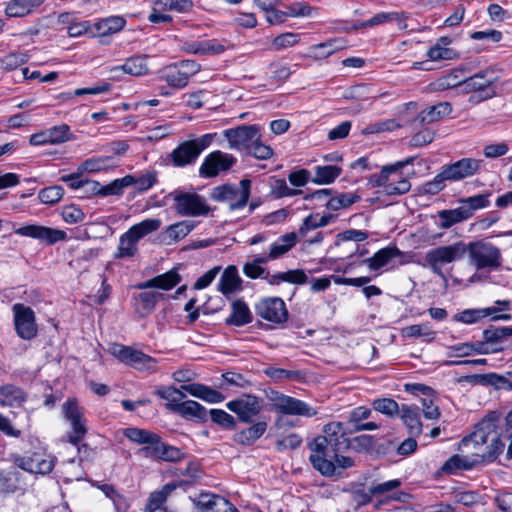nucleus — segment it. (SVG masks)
Masks as SVG:
<instances>
[{
	"mask_svg": "<svg viewBox=\"0 0 512 512\" xmlns=\"http://www.w3.org/2000/svg\"><path fill=\"white\" fill-rule=\"evenodd\" d=\"M399 415L411 435L418 436L421 434L422 423L420 420L419 406L403 404Z\"/></svg>",
	"mask_w": 512,
	"mask_h": 512,
	"instance_id": "bb28decb",
	"label": "nucleus"
},
{
	"mask_svg": "<svg viewBox=\"0 0 512 512\" xmlns=\"http://www.w3.org/2000/svg\"><path fill=\"white\" fill-rule=\"evenodd\" d=\"M126 21L120 16H111L100 20L95 24V29L100 36H107L119 32L124 28Z\"/></svg>",
	"mask_w": 512,
	"mask_h": 512,
	"instance_id": "09e8293b",
	"label": "nucleus"
},
{
	"mask_svg": "<svg viewBox=\"0 0 512 512\" xmlns=\"http://www.w3.org/2000/svg\"><path fill=\"white\" fill-rule=\"evenodd\" d=\"M498 418L488 416L483 418L476 426L475 430L462 440L464 446L473 444L474 446L484 445L491 440H496Z\"/></svg>",
	"mask_w": 512,
	"mask_h": 512,
	"instance_id": "a211bd4d",
	"label": "nucleus"
},
{
	"mask_svg": "<svg viewBox=\"0 0 512 512\" xmlns=\"http://www.w3.org/2000/svg\"><path fill=\"white\" fill-rule=\"evenodd\" d=\"M466 252V244L459 241L451 245L439 246L429 250L425 254V262L434 274L446 280L442 269L443 266L462 259Z\"/></svg>",
	"mask_w": 512,
	"mask_h": 512,
	"instance_id": "f03ea898",
	"label": "nucleus"
},
{
	"mask_svg": "<svg viewBox=\"0 0 512 512\" xmlns=\"http://www.w3.org/2000/svg\"><path fill=\"white\" fill-rule=\"evenodd\" d=\"M214 136L215 134L208 133L180 143L170 154L173 165L185 167L194 164L200 154L211 145Z\"/></svg>",
	"mask_w": 512,
	"mask_h": 512,
	"instance_id": "7ed1b4c3",
	"label": "nucleus"
},
{
	"mask_svg": "<svg viewBox=\"0 0 512 512\" xmlns=\"http://www.w3.org/2000/svg\"><path fill=\"white\" fill-rule=\"evenodd\" d=\"M15 332L23 340H32L37 336L38 327L34 311L22 303L12 306Z\"/></svg>",
	"mask_w": 512,
	"mask_h": 512,
	"instance_id": "9d476101",
	"label": "nucleus"
},
{
	"mask_svg": "<svg viewBox=\"0 0 512 512\" xmlns=\"http://www.w3.org/2000/svg\"><path fill=\"white\" fill-rule=\"evenodd\" d=\"M111 72L123 71L132 76H142L149 72L147 57L143 55H134L126 59V61L119 66L110 69Z\"/></svg>",
	"mask_w": 512,
	"mask_h": 512,
	"instance_id": "c756f323",
	"label": "nucleus"
},
{
	"mask_svg": "<svg viewBox=\"0 0 512 512\" xmlns=\"http://www.w3.org/2000/svg\"><path fill=\"white\" fill-rule=\"evenodd\" d=\"M360 200V196L355 193H342L328 200L326 207L332 211H338L347 208Z\"/></svg>",
	"mask_w": 512,
	"mask_h": 512,
	"instance_id": "052dcab7",
	"label": "nucleus"
},
{
	"mask_svg": "<svg viewBox=\"0 0 512 512\" xmlns=\"http://www.w3.org/2000/svg\"><path fill=\"white\" fill-rule=\"evenodd\" d=\"M246 154L255 157L258 160H267L273 156V149L263 143L262 134L259 135L258 141H255Z\"/></svg>",
	"mask_w": 512,
	"mask_h": 512,
	"instance_id": "69168bd1",
	"label": "nucleus"
},
{
	"mask_svg": "<svg viewBox=\"0 0 512 512\" xmlns=\"http://www.w3.org/2000/svg\"><path fill=\"white\" fill-rule=\"evenodd\" d=\"M193 503L197 512H238L228 500L212 493H201Z\"/></svg>",
	"mask_w": 512,
	"mask_h": 512,
	"instance_id": "aec40b11",
	"label": "nucleus"
},
{
	"mask_svg": "<svg viewBox=\"0 0 512 512\" xmlns=\"http://www.w3.org/2000/svg\"><path fill=\"white\" fill-rule=\"evenodd\" d=\"M488 197L489 194H478L460 200L461 207L466 210L468 218H471L476 210L489 206Z\"/></svg>",
	"mask_w": 512,
	"mask_h": 512,
	"instance_id": "5fc2aeb1",
	"label": "nucleus"
},
{
	"mask_svg": "<svg viewBox=\"0 0 512 512\" xmlns=\"http://www.w3.org/2000/svg\"><path fill=\"white\" fill-rule=\"evenodd\" d=\"M483 161L475 158H462L442 168V175L448 181L456 182L478 173Z\"/></svg>",
	"mask_w": 512,
	"mask_h": 512,
	"instance_id": "f3484780",
	"label": "nucleus"
},
{
	"mask_svg": "<svg viewBox=\"0 0 512 512\" xmlns=\"http://www.w3.org/2000/svg\"><path fill=\"white\" fill-rule=\"evenodd\" d=\"M226 407L235 413L241 422L250 423L261 412L262 400L255 395L245 394L229 401Z\"/></svg>",
	"mask_w": 512,
	"mask_h": 512,
	"instance_id": "4468645a",
	"label": "nucleus"
},
{
	"mask_svg": "<svg viewBox=\"0 0 512 512\" xmlns=\"http://www.w3.org/2000/svg\"><path fill=\"white\" fill-rule=\"evenodd\" d=\"M314 439H323L324 445L335 447L336 450H347L350 446V440L346 436L344 425L341 422H330L323 428V434Z\"/></svg>",
	"mask_w": 512,
	"mask_h": 512,
	"instance_id": "412c9836",
	"label": "nucleus"
},
{
	"mask_svg": "<svg viewBox=\"0 0 512 512\" xmlns=\"http://www.w3.org/2000/svg\"><path fill=\"white\" fill-rule=\"evenodd\" d=\"M346 47V40L343 38H333L326 42L312 45L310 47L311 53L316 58L324 59L335 53L336 51L342 50Z\"/></svg>",
	"mask_w": 512,
	"mask_h": 512,
	"instance_id": "a19ab883",
	"label": "nucleus"
},
{
	"mask_svg": "<svg viewBox=\"0 0 512 512\" xmlns=\"http://www.w3.org/2000/svg\"><path fill=\"white\" fill-rule=\"evenodd\" d=\"M498 76L494 69L487 68L479 71L473 76L464 78L463 92L478 93L476 96H471V100L477 98L476 101H483L492 98L495 95L493 84L497 81Z\"/></svg>",
	"mask_w": 512,
	"mask_h": 512,
	"instance_id": "6e6552de",
	"label": "nucleus"
},
{
	"mask_svg": "<svg viewBox=\"0 0 512 512\" xmlns=\"http://www.w3.org/2000/svg\"><path fill=\"white\" fill-rule=\"evenodd\" d=\"M236 162L237 159L233 155L216 150L204 158L199 168V174L206 178L216 177L221 172L230 170Z\"/></svg>",
	"mask_w": 512,
	"mask_h": 512,
	"instance_id": "ddd939ff",
	"label": "nucleus"
},
{
	"mask_svg": "<svg viewBox=\"0 0 512 512\" xmlns=\"http://www.w3.org/2000/svg\"><path fill=\"white\" fill-rule=\"evenodd\" d=\"M488 385L498 390L512 391V371L504 374L488 373Z\"/></svg>",
	"mask_w": 512,
	"mask_h": 512,
	"instance_id": "0e129e2a",
	"label": "nucleus"
},
{
	"mask_svg": "<svg viewBox=\"0 0 512 512\" xmlns=\"http://www.w3.org/2000/svg\"><path fill=\"white\" fill-rule=\"evenodd\" d=\"M451 111L452 107L449 102H439L419 112L417 117L414 119V122L419 125L431 124L443 119L445 116H448Z\"/></svg>",
	"mask_w": 512,
	"mask_h": 512,
	"instance_id": "a878e982",
	"label": "nucleus"
},
{
	"mask_svg": "<svg viewBox=\"0 0 512 512\" xmlns=\"http://www.w3.org/2000/svg\"><path fill=\"white\" fill-rule=\"evenodd\" d=\"M252 321V315L247 304L238 299L232 303L231 315L226 319V324L237 327L244 326Z\"/></svg>",
	"mask_w": 512,
	"mask_h": 512,
	"instance_id": "4c0bfd02",
	"label": "nucleus"
},
{
	"mask_svg": "<svg viewBox=\"0 0 512 512\" xmlns=\"http://www.w3.org/2000/svg\"><path fill=\"white\" fill-rule=\"evenodd\" d=\"M269 399L272 402L274 411L281 414L306 417H313L317 414V411L306 402L280 392H271Z\"/></svg>",
	"mask_w": 512,
	"mask_h": 512,
	"instance_id": "9b49d317",
	"label": "nucleus"
},
{
	"mask_svg": "<svg viewBox=\"0 0 512 512\" xmlns=\"http://www.w3.org/2000/svg\"><path fill=\"white\" fill-rule=\"evenodd\" d=\"M132 175H126L123 178L115 179L107 185H101L99 182H93V191L95 194L106 197L110 195H121L124 188L131 186Z\"/></svg>",
	"mask_w": 512,
	"mask_h": 512,
	"instance_id": "e433bc0d",
	"label": "nucleus"
},
{
	"mask_svg": "<svg viewBox=\"0 0 512 512\" xmlns=\"http://www.w3.org/2000/svg\"><path fill=\"white\" fill-rule=\"evenodd\" d=\"M181 282V276L176 268H173L166 273L157 275L144 282L138 283L135 288L140 290H149L153 288L169 291Z\"/></svg>",
	"mask_w": 512,
	"mask_h": 512,
	"instance_id": "4be33fe9",
	"label": "nucleus"
},
{
	"mask_svg": "<svg viewBox=\"0 0 512 512\" xmlns=\"http://www.w3.org/2000/svg\"><path fill=\"white\" fill-rule=\"evenodd\" d=\"M471 264L478 270H496L502 265L500 249L491 243L478 241L468 245Z\"/></svg>",
	"mask_w": 512,
	"mask_h": 512,
	"instance_id": "423d86ee",
	"label": "nucleus"
},
{
	"mask_svg": "<svg viewBox=\"0 0 512 512\" xmlns=\"http://www.w3.org/2000/svg\"><path fill=\"white\" fill-rule=\"evenodd\" d=\"M266 421H258L250 427L237 432L234 435V441L244 446L254 444L267 430Z\"/></svg>",
	"mask_w": 512,
	"mask_h": 512,
	"instance_id": "473e14b6",
	"label": "nucleus"
},
{
	"mask_svg": "<svg viewBox=\"0 0 512 512\" xmlns=\"http://www.w3.org/2000/svg\"><path fill=\"white\" fill-rule=\"evenodd\" d=\"M463 82L464 78L459 70H453L435 81L438 89L444 90L459 87L461 91H463Z\"/></svg>",
	"mask_w": 512,
	"mask_h": 512,
	"instance_id": "bf43d9fd",
	"label": "nucleus"
},
{
	"mask_svg": "<svg viewBox=\"0 0 512 512\" xmlns=\"http://www.w3.org/2000/svg\"><path fill=\"white\" fill-rule=\"evenodd\" d=\"M181 388L190 395L200 398L208 403H220L225 399V396L221 392L203 384L193 383L182 385Z\"/></svg>",
	"mask_w": 512,
	"mask_h": 512,
	"instance_id": "7c9ffc66",
	"label": "nucleus"
},
{
	"mask_svg": "<svg viewBox=\"0 0 512 512\" xmlns=\"http://www.w3.org/2000/svg\"><path fill=\"white\" fill-rule=\"evenodd\" d=\"M401 254L397 247L388 246L377 251L372 257L364 259L361 264L367 265L371 271H377Z\"/></svg>",
	"mask_w": 512,
	"mask_h": 512,
	"instance_id": "c85d7f7f",
	"label": "nucleus"
},
{
	"mask_svg": "<svg viewBox=\"0 0 512 512\" xmlns=\"http://www.w3.org/2000/svg\"><path fill=\"white\" fill-rule=\"evenodd\" d=\"M473 464L465 456L455 454L444 462L441 472L444 474H455L460 470H469Z\"/></svg>",
	"mask_w": 512,
	"mask_h": 512,
	"instance_id": "3c124183",
	"label": "nucleus"
},
{
	"mask_svg": "<svg viewBox=\"0 0 512 512\" xmlns=\"http://www.w3.org/2000/svg\"><path fill=\"white\" fill-rule=\"evenodd\" d=\"M314 170L312 182L319 185L332 183L342 172L341 167L336 165L316 166Z\"/></svg>",
	"mask_w": 512,
	"mask_h": 512,
	"instance_id": "8fccbe9b",
	"label": "nucleus"
},
{
	"mask_svg": "<svg viewBox=\"0 0 512 512\" xmlns=\"http://www.w3.org/2000/svg\"><path fill=\"white\" fill-rule=\"evenodd\" d=\"M160 78L174 88H184L189 82L177 63L163 68L160 72Z\"/></svg>",
	"mask_w": 512,
	"mask_h": 512,
	"instance_id": "ea45409f",
	"label": "nucleus"
},
{
	"mask_svg": "<svg viewBox=\"0 0 512 512\" xmlns=\"http://www.w3.org/2000/svg\"><path fill=\"white\" fill-rule=\"evenodd\" d=\"M135 311L140 317H146L155 309L156 304L165 299V294L157 291H143L133 297Z\"/></svg>",
	"mask_w": 512,
	"mask_h": 512,
	"instance_id": "b1692460",
	"label": "nucleus"
},
{
	"mask_svg": "<svg viewBox=\"0 0 512 512\" xmlns=\"http://www.w3.org/2000/svg\"><path fill=\"white\" fill-rule=\"evenodd\" d=\"M251 180L242 179L240 189L230 185L218 186L213 189L212 198L216 201H231L232 210L241 209L246 206L250 196Z\"/></svg>",
	"mask_w": 512,
	"mask_h": 512,
	"instance_id": "f8f14e48",
	"label": "nucleus"
},
{
	"mask_svg": "<svg viewBox=\"0 0 512 512\" xmlns=\"http://www.w3.org/2000/svg\"><path fill=\"white\" fill-rule=\"evenodd\" d=\"M117 166V160L114 156H96L85 160L81 164V169L86 172H99Z\"/></svg>",
	"mask_w": 512,
	"mask_h": 512,
	"instance_id": "a18cd8bd",
	"label": "nucleus"
},
{
	"mask_svg": "<svg viewBox=\"0 0 512 512\" xmlns=\"http://www.w3.org/2000/svg\"><path fill=\"white\" fill-rule=\"evenodd\" d=\"M323 439H313L309 443L311 454L309 460L314 469L319 471L323 476L331 477L335 475L334 458L337 453H342L344 450H336L335 447L324 445Z\"/></svg>",
	"mask_w": 512,
	"mask_h": 512,
	"instance_id": "0eeeda50",
	"label": "nucleus"
},
{
	"mask_svg": "<svg viewBox=\"0 0 512 512\" xmlns=\"http://www.w3.org/2000/svg\"><path fill=\"white\" fill-rule=\"evenodd\" d=\"M25 401V394L21 388L5 384L0 386V406L18 407Z\"/></svg>",
	"mask_w": 512,
	"mask_h": 512,
	"instance_id": "58836bf2",
	"label": "nucleus"
},
{
	"mask_svg": "<svg viewBox=\"0 0 512 512\" xmlns=\"http://www.w3.org/2000/svg\"><path fill=\"white\" fill-rule=\"evenodd\" d=\"M170 195L174 202V209L180 216H207L211 211L207 200L196 192L175 190Z\"/></svg>",
	"mask_w": 512,
	"mask_h": 512,
	"instance_id": "20e7f679",
	"label": "nucleus"
},
{
	"mask_svg": "<svg viewBox=\"0 0 512 512\" xmlns=\"http://www.w3.org/2000/svg\"><path fill=\"white\" fill-rule=\"evenodd\" d=\"M242 279L239 276L238 269L235 265H229L223 271L218 282V290L228 296L241 289Z\"/></svg>",
	"mask_w": 512,
	"mask_h": 512,
	"instance_id": "cd10ccee",
	"label": "nucleus"
},
{
	"mask_svg": "<svg viewBox=\"0 0 512 512\" xmlns=\"http://www.w3.org/2000/svg\"><path fill=\"white\" fill-rule=\"evenodd\" d=\"M400 334L405 338H423L428 342L434 340L436 335L431 329L429 323L414 324L403 327Z\"/></svg>",
	"mask_w": 512,
	"mask_h": 512,
	"instance_id": "de8ad7c7",
	"label": "nucleus"
},
{
	"mask_svg": "<svg viewBox=\"0 0 512 512\" xmlns=\"http://www.w3.org/2000/svg\"><path fill=\"white\" fill-rule=\"evenodd\" d=\"M270 192L275 198L293 197L302 194V190L290 188L285 179L272 178Z\"/></svg>",
	"mask_w": 512,
	"mask_h": 512,
	"instance_id": "603ef678",
	"label": "nucleus"
},
{
	"mask_svg": "<svg viewBox=\"0 0 512 512\" xmlns=\"http://www.w3.org/2000/svg\"><path fill=\"white\" fill-rule=\"evenodd\" d=\"M170 406L172 412L178 413L186 418L191 417L205 420L207 417L205 407L193 400L180 401L179 404H171Z\"/></svg>",
	"mask_w": 512,
	"mask_h": 512,
	"instance_id": "c9c22d12",
	"label": "nucleus"
},
{
	"mask_svg": "<svg viewBox=\"0 0 512 512\" xmlns=\"http://www.w3.org/2000/svg\"><path fill=\"white\" fill-rule=\"evenodd\" d=\"M62 414L71 427V432L68 433V441L77 446L88 432L84 408L80 406L76 398H68L62 404Z\"/></svg>",
	"mask_w": 512,
	"mask_h": 512,
	"instance_id": "39448f33",
	"label": "nucleus"
},
{
	"mask_svg": "<svg viewBox=\"0 0 512 512\" xmlns=\"http://www.w3.org/2000/svg\"><path fill=\"white\" fill-rule=\"evenodd\" d=\"M483 339L488 347L490 348H500V346L504 339L512 336V328L511 327H490L483 331Z\"/></svg>",
	"mask_w": 512,
	"mask_h": 512,
	"instance_id": "37998d69",
	"label": "nucleus"
},
{
	"mask_svg": "<svg viewBox=\"0 0 512 512\" xmlns=\"http://www.w3.org/2000/svg\"><path fill=\"white\" fill-rule=\"evenodd\" d=\"M179 486V482L172 481L162 486L161 489L150 493L147 503L145 505V511L155 512L156 510L161 509L162 505L166 502L167 498Z\"/></svg>",
	"mask_w": 512,
	"mask_h": 512,
	"instance_id": "2f4dec72",
	"label": "nucleus"
},
{
	"mask_svg": "<svg viewBox=\"0 0 512 512\" xmlns=\"http://www.w3.org/2000/svg\"><path fill=\"white\" fill-rule=\"evenodd\" d=\"M18 466L33 474H48L55 465L54 458L43 453H32L17 460Z\"/></svg>",
	"mask_w": 512,
	"mask_h": 512,
	"instance_id": "6ab92c4d",
	"label": "nucleus"
},
{
	"mask_svg": "<svg viewBox=\"0 0 512 512\" xmlns=\"http://www.w3.org/2000/svg\"><path fill=\"white\" fill-rule=\"evenodd\" d=\"M298 242V234L290 232L279 237L270 245L268 258L276 260L288 253Z\"/></svg>",
	"mask_w": 512,
	"mask_h": 512,
	"instance_id": "f704fd0d",
	"label": "nucleus"
},
{
	"mask_svg": "<svg viewBox=\"0 0 512 512\" xmlns=\"http://www.w3.org/2000/svg\"><path fill=\"white\" fill-rule=\"evenodd\" d=\"M510 308V301L508 300H497L495 301V305L491 307L482 308L483 316L485 317H491L492 320H504L509 321L512 319L511 314L500 312L509 310Z\"/></svg>",
	"mask_w": 512,
	"mask_h": 512,
	"instance_id": "6e6d98bb",
	"label": "nucleus"
},
{
	"mask_svg": "<svg viewBox=\"0 0 512 512\" xmlns=\"http://www.w3.org/2000/svg\"><path fill=\"white\" fill-rule=\"evenodd\" d=\"M155 6L162 10L176 11L185 13L192 9V0H155Z\"/></svg>",
	"mask_w": 512,
	"mask_h": 512,
	"instance_id": "680f3d73",
	"label": "nucleus"
},
{
	"mask_svg": "<svg viewBox=\"0 0 512 512\" xmlns=\"http://www.w3.org/2000/svg\"><path fill=\"white\" fill-rule=\"evenodd\" d=\"M372 407L375 411L393 418L399 414L401 407L392 398H377L372 402Z\"/></svg>",
	"mask_w": 512,
	"mask_h": 512,
	"instance_id": "13d9d810",
	"label": "nucleus"
},
{
	"mask_svg": "<svg viewBox=\"0 0 512 512\" xmlns=\"http://www.w3.org/2000/svg\"><path fill=\"white\" fill-rule=\"evenodd\" d=\"M225 46L216 39L191 40L182 45V50L195 55H217L225 51Z\"/></svg>",
	"mask_w": 512,
	"mask_h": 512,
	"instance_id": "5701e85b",
	"label": "nucleus"
},
{
	"mask_svg": "<svg viewBox=\"0 0 512 512\" xmlns=\"http://www.w3.org/2000/svg\"><path fill=\"white\" fill-rule=\"evenodd\" d=\"M222 134L228 141L230 149L246 153L253 143L258 141L261 128L256 124H242L237 127L225 129Z\"/></svg>",
	"mask_w": 512,
	"mask_h": 512,
	"instance_id": "1a4fd4ad",
	"label": "nucleus"
},
{
	"mask_svg": "<svg viewBox=\"0 0 512 512\" xmlns=\"http://www.w3.org/2000/svg\"><path fill=\"white\" fill-rule=\"evenodd\" d=\"M195 228V222L183 220L168 226L164 232L165 238L178 242L185 238Z\"/></svg>",
	"mask_w": 512,
	"mask_h": 512,
	"instance_id": "49530a36",
	"label": "nucleus"
},
{
	"mask_svg": "<svg viewBox=\"0 0 512 512\" xmlns=\"http://www.w3.org/2000/svg\"><path fill=\"white\" fill-rule=\"evenodd\" d=\"M410 189L411 183L407 178L401 177L398 180H396V178H393L392 181L390 180L389 184L385 186L384 193L388 196L403 195L407 193Z\"/></svg>",
	"mask_w": 512,
	"mask_h": 512,
	"instance_id": "338daca9",
	"label": "nucleus"
},
{
	"mask_svg": "<svg viewBox=\"0 0 512 512\" xmlns=\"http://www.w3.org/2000/svg\"><path fill=\"white\" fill-rule=\"evenodd\" d=\"M131 366L139 371L154 372L157 369V361L151 356L138 351Z\"/></svg>",
	"mask_w": 512,
	"mask_h": 512,
	"instance_id": "774afa93",
	"label": "nucleus"
},
{
	"mask_svg": "<svg viewBox=\"0 0 512 512\" xmlns=\"http://www.w3.org/2000/svg\"><path fill=\"white\" fill-rule=\"evenodd\" d=\"M63 195L64 189L61 186L54 185L41 189L38 198L43 204L54 205L62 199Z\"/></svg>",
	"mask_w": 512,
	"mask_h": 512,
	"instance_id": "e2e57ef3",
	"label": "nucleus"
},
{
	"mask_svg": "<svg viewBox=\"0 0 512 512\" xmlns=\"http://www.w3.org/2000/svg\"><path fill=\"white\" fill-rule=\"evenodd\" d=\"M138 240L130 234L129 231L124 233L119 240L117 258L132 257L137 252Z\"/></svg>",
	"mask_w": 512,
	"mask_h": 512,
	"instance_id": "4d7b16f0",
	"label": "nucleus"
},
{
	"mask_svg": "<svg viewBox=\"0 0 512 512\" xmlns=\"http://www.w3.org/2000/svg\"><path fill=\"white\" fill-rule=\"evenodd\" d=\"M14 233L22 237H29L42 241L47 245H53L59 241H64L67 238V234L63 230L38 224H29L19 228H14Z\"/></svg>",
	"mask_w": 512,
	"mask_h": 512,
	"instance_id": "dca6fc26",
	"label": "nucleus"
},
{
	"mask_svg": "<svg viewBox=\"0 0 512 512\" xmlns=\"http://www.w3.org/2000/svg\"><path fill=\"white\" fill-rule=\"evenodd\" d=\"M45 0H10L5 7L8 17H24L31 14Z\"/></svg>",
	"mask_w": 512,
	"mask_h": 512,
	"instance_id": "72a5a7b5",
	"label": "nucleus"
},
{
	"mask_svg": "<svg viewBox=\"0 0 512 512\" xmlns=\"http://www.w3.org/2000/svg\"><path fill=\"white\" fill-rule=\"evenodd\" d=\"M123 435L131 442L144 445L139 453L147 458L166 462H178L184 458V453L179 448L164 443L156 433L129 427L123 431Z\"/></svg>",
	"mask_w": 512,
	"mask_h": 512,
	"instance_id": "f257e3e1",
	"label": "nucleus"
},
{
	"mask_svg": "<svg viewBox=\"0 0 512 512\" xmlns=\"http://www.w3.org/2000/svg\"><path fill=\"white\" fill-rule=\"evenodd\" d=\"M160 227V219H145L140 223L133 225L128 231L139 241L146 235L157 231Z\"/></svg>",
	"mask_w": 512,
	"mask_h": 512,
	"instance_id": "864d4df0",
	"label": "nucleus"
},
{
	"mask_svg": "<svg viewBox=\"0 0 512 512\" xmlns=\"http://www.w3.org/2000/svg\"><path fill=\"white\" fill-rule=\"evenodd\" d=\"M413 160V157H409L394 164L383 166L380 173L372 174L369 177L368 184L373 188L383 186L384 189L389 184L391 176H397L398 172L405 166L412 164Z\"/></svg>",
	"mask_w": 512,
	"mask_h": 512,
	"instance_id": "393cba45",
	"label": "nucleus"
},
{
	"mask_svg": "<svg viewBox=\"0 0 512 512\" xmlns=\"http://www.w3.org/2000/svg\"><path fill=\"white\" fill-rule=\"evenodd\" d=\"M256 314L272 323H284L288 319V310L280 297H270L260 300L255 306Z\"/></svg>",
	"mask_w": 512,
	"mask_h": 512,
	"instance_id": "2eb2a0df",
	"label": "nucleus"
},
{
	"mask_svg": "<svg viewBox=\"0 0 512 512\" xmlns=\"http://www.w3.org/2000/svg\"><path fill=\"white\" fill-rule=\"evenodd\" d=\"M438 217L440 220L439 227L442 229H449L453 225L469 219L466 210L461 205L455 209L439 211Z\"/></svg>",
	"mask_w": 512,
	"mask_h": 512,
	"instance_id": "c03bdc74",
	"label": "nucleus"
},
{
	"mask_svg": "<svg viewBox=\"0 0 512 512\" xmlns=\"http://www.w3.org/2000/svg\"><path fill=\"white\" fill-rule=\"evenodd\" d=\"M282 282L302 285L308 282V277L303 270L295 269L288 270L286 272H279L268 278V283L273 286L279 285Z\"/></svg>",
	"mask_w": 512,
	"mask_h": 512,
	"instance_id": "79ce46f5",
	"label": "nucleus"
}]
</instances>
